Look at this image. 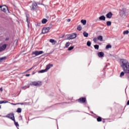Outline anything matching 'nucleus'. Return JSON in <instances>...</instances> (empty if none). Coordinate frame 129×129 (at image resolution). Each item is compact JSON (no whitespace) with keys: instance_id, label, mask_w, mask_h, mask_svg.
I'll list each match as a JSON object with an SVG mask.
<instances>
[{"instance_id":"8fccbe9b","label":"nucleus","mask_w":129,"mask_h":129,"mask_svg":"<svg viewBox=\"0 0 129 129\" xmlns=\"http://www.w3.org/2000/svg\"><path fill=\"white\" fill-rule=\"evenodd\" d=\"M2 108V106L0 105V109Z\"/></svg>"},{"instance_id":"c9c22d12","label":"nucleus","mask_w":129,"mask_h":129,"mask_svg":"<svg viewBox=\"0 0 129 129\" xmlns=\"http://www.w3.org/2000/svg\"><path fill=\"white\" fill-rule=\"evenodd\" d=\"M97 40H98L97 38H94L93 39V41L94 42V43H96V42H97Z\"/></svg>"},{"instance_id":"aec40b11","label":"nucleus","mask_w":129,"mask_h":129,"mask_svg":"<svg viewBox=\"0 0 129 129\" xmlns=\"http://www.w3.org/2000/svg\"><path fill=\"white\" fill-rule=\"evenodd\" d=\"M120 15H122V16H123V15H125V12L124 11V10L122 9V11H120Z\"/></svg>"},{"instance_id":"f03ea898","label":"nucleus","mask_w":129,"mask_h":129,"mask_svg":"<svg viewBox=\"0 0 129 129\" xmlns=\"http://www.w3.org/2000/svg\"><path fill=\"white\" fill-rule=\"evenodd\" d=\"M3 117H7L8 118H10L12 120H13L14 122H16V120L15 119V115L14 113H9L7 115L4 116Z\"/></svg>"},{"instance_id":"dca6fc26","label":"nucleus","mask_w":129,"mask_h":129,"mask_svg":"<svg viewBox=\"0 0 129 129\" xmlns=\"http://www.w3.org/2000/svg\"><path fill=\"white\" fill-rule=\"evenodd\" d=\"M99 20H100V21H105V16H104L103 15L102 16H100L99 18Z\"/></svg>"},{"instance_id":"393cba45","label":"nucleus","mask_w":129,"mask_h":129,"mask_svg":"<svg viewBox=\"0 0 129 129\" xmlns=\"http://www.w3.org/2000/svg\"><path fill=\"white\" fill-rule=\"evenodd\" d=\"M17 112H18V113H21V112H22V109L21 108H18L17 110Z\"/></svg>"},{"instance_id":"ddd939ff","label":"nucleus","mask_w":129,"mask_h":129,"mask_svg":"<svg viewBox=\"0 0 129 129\" xmlns=\"http://www.w3.org/2000/svg\"><path fill=\"white\" fill-rule=\"evenodd\" d=\"M98 56L99 58H102V57L104 56V53H103V52H99L98 53Z\"/></svg>"},{"instance_id":"a18cd8bd","label":"nucleus","mask_w":129,"mask_h":129,"mask_svg":"<svg viewBox=\"0 0 129 129\" xmlns=\"http://www.w3.org/2000/svg\"><path fill=\"white\" fill-rule=\"evenodd\" d=\"M127 105H129V100L127 102Z\"/></svg>"},{"instance_id":"c03bdc74","label":"nucleus","mask_w":129,"mask_h":129,"mask_svg":"<svg viewBox=\"0 0 129 129\" xmlns=\"http://www.w3.org/2000/svg\"><path fill=\"white\" fill-rule=\"evenodd\" d=\"M13 105H17V104H18V103H16V104H14V103H12Z\"/></svg>"},{"instance_id":"39448f33","label":"nucleus","mask_w":129,"mask_h":129,"mask_svg":"<svg viewBox=\"0 0 129 129\" xmlns=\"http://www.w3.org/2000/svg\"><path fill=\"white\" fill-rule=\"evenodd\" d=\"M44 53V51L41 50V51H34L32 53V55H35V56H39V55H42Z\"/></svg>"},{"instance_id":"de8ad7c7","label":"nucleus","mask_w":129,"mask_h":129,"mask_svg":"<svg viewBox=\"0 0 129 129\" xmlns=\"http://www.w3.org/2000/svg\"><path fill=\"white\" fill-rule=\"evenodd\" d=\"M8 40H9V38H7L6 39V41H8Z\"/></svg>"},{"instance_id":"423d86ee","label":"nucleus","mask_w":129,"mask_h":129,"mask_svg":"<svg viewBox=\"0 0 129 129\" xmlns=\"http://www.w3.org/2000/svg\"><path fill=\"white\" fill-rule=\"evenodd\" d=\"M50 30H51V27H44L42 30V34H46V33H48Z\"/></svg>"},{"instance_id":"2eb2a0df","label":"nucleus","mask_w":129,"mask_h":129,"mask_svg":"<svg viewBox=\"0 0 129 129\" xmlns=\"http://www.w3.org/2000/svg\"><path fill=\"white\" fill-rule=\"evenodd\" d=\"M49 42L50 43H52V45H55L56 44V43H57V41H55V40L53 39H51L49 40Z\"/></svg>"},{"instance_id":"f704fd0d","label":"nucleus","mask_w":129,"mask_h":129,"mask_svg":"<svg viewBox=\"0 0 129 129\" xmlns=\"http://www.w3.org/2000/svg\"><path fill=\"white\" fill-rule=\"evenodd\" d=\"M97 121H101V120H102V119L101 117H98L97 118Z\"/></svg>"},{"instance_id":"f3484780","label":"nucleus","mask_w":129,"mask_h":129,"mask_svg":"<svg viewBox=\"0 0 129 129\" xmlns=\"http://www.w3.org/2000/svg\"><path fill=\"white\" fill-rule=\"evenodd\" d=\"M30 84L28 85V86H25L24 87H21V89H23V90H26V89H27V88H29L30 87Z\"/></svg>"},{"instance_id":"7c9ffc66","label":"nucleus","mask_w":129,"mask_h":129,"mask_svg":"<svg viewBox=\"0 0 129 129\" xmlns=\"http://www.w3.org/2000/svg\"><path fill=\"white\" fill-rule=\"evenodd\" d=\"M7 58V57H1L0 58V62H1L2 61H3V60H6V59Z\"/></svg>"},{"instance_id":"58836bf2","label":"nucleus","mask_w":129,"mask_h":129,"mask_svg":"<svg viewBox=\"0 0 129 129\" xmlns=\"http://www.w3.org/2000/svg\"><path fill=\"white\" fill-rule=\"evenodd\" d=\"M71 19H67V22H71Z\"/></svg>"},{"instance_id":"37998d69","label":"nucleus","mask_w":129,"mask_h":129,"mask_svg":"<svg viewBox=\"0 0 129 129\" xmlns=\"http://www.w3.org/2000/svg\"><path fill=\"white\" fill-rule=\"evenodd\" d=\"M30 74H26V76L27 77H29V76H30Z\"/></svg>"},{"instance_id":"a878e982","label":"nucleus","mask_w":129,"mask_h":129,"mask_svg":"<svg viewBox=\"0 0 129 129\" xmlns=\"http://www.w3.org/2000/svg\"><path fill=\"white\" fill-rule=\"evenodd\" d=\"M106 25L107 26H108V27H109L110 26H111V22L110 21H107L106 22Z\"/></svg>"},{"instance_id":"a19ab883","label":"nucleus","mask_w":129,"mask_h":129,"mask_svg":"<svg viewBox=\"0 0 129 129\" xmlns=\"http://www.w3.org/2000/svg\"><path fill=\"white\" fill-rule=\"evenodd\" d=\"M3 87L0 88V91L3 92Z\"/></svg>"},{"instance_id":"1a4fd4ad","label":"nucleus","mask_w":129,"mask_h":129,"mask_svg":"<svg viewBox=\"0 0 129 129\" xmlns=\"http://www.w3.org/2000/svg\"><path fill=\"white\" fill-rule=\"evenodd\" d=\"M78 102H80V103H84L86 101V98L85 97H82L79 98L78 100Z\"/></svg>"},{"instance_id":"72a5a7b5","label":"nucleus","mask_w":129,"mask_h":129,"mask_svg":"<svg viewBox=\"0 0 129 129\" xmlns=\"http://www.w3.org/2000/svg\"><path fill=\"white\" fill-rule=\"evenodd\" d=\"M124 76V72H121L120 74V77H122V76Z\"/></svg>"},{"instance_id":"6e6552de","label":"nucleus","mask_w":129,"mask_h":129,"mask_svg":"<svg viewBox=\"0 0 129 129\" xmlns=\"http://www.w3.org/2000/svg\"><path fill=\"white\" fill-rule=\"evenodd\" d=\"M37 7H38V4L36 2H33L32 6L31 7V11H36V9H37Z\"/></svg>"},{"instance_id":"f257e3e1","label":"nucleus","mask_w":129,"mask_h":129,"mask_svg":"<svg viewBox=\"0 0 129 129\" xmlns=\"http://www.w3.org/2000/svg\"><path fill=\"white\" fill-rule=\"evenodd\" d=\"M120 64L121 67L123 69V71L126 74H128L129 75V62L126 59H121L120 60Z\"/></svg>"},{"instance_id":"5701e85b","label":"nucleus","mask_w":129,"mask_h":129,"mask_svg":"<svg viewBox=\"0 0 129 129\" xmlns=\"http://www.w3.org/2000/svg\"><path fill=\"white\" fill-rule=\"evenodd\" d=\"M95 49H96V50H98L99 49V45L96 44L94 46Z\"/></svg>"},{"instance_id":"ea45409f","label":"nucleus","mask_w":129,"mask_h":129,"mask_svg":"<svg viewBox=\"0 0 129 129\" xmlns=\"http://www.w3.org/2000/svg\"><path fill=\"white\" fill-rule=\"evenodd\" d=\"M17 104H21V105H23V103H18Z\"/></svg>"},{"instance_id":"49530a36","label":"nucleus","mask_w":129,"mask_h":129,"mask_svg":"<svg viewBox=\"0 0 129 129\" xmlns=\"http://www.w3.org/2000/svg\"><path fill=\"white\" fill-rule=\"evenodd\" d=\"M15 42H16V43L18 44V40H16Z\"/></svg>"},{"instance_id":"7ed1b4c3","label":"nucleus","mask_w":129,"mask_h":129,"mask_svg":"<svg viewBox=\"0 0 129 129\" xmlns=\"http://www.w3.org/2000/svg\"><path fill=\"white\" fill-rule=\"evenodd\" d=\"M30 85H34V86H41L42 82L41 81L32 82L30 84Z\"/></svg>"},{"instance_id":"79ce46f5","label":"nucleus","mask_w":129,"mask_h":129,"mask_svg":"<svg viewBox=\"0 0 129 129\" xmlns=\"http://www.w3.org/2000/svg\"><path fill=\"white\" fill-rule=\"evenodd\" d=\"M33 69V68H31L30 69L28 70L27 71H26V72L30 71V70H31V69Z\"/></svg>"},{"instance_id":"2f4dec72","label":"nucleus","mask_w":129,"mask_h":129,"mask_svg":"<svg viewBox=\"0 0 129 129\" xmlns=\"http://www.w3.org/2000/svg\"><path fill=\"white\" fill-rule=\"evenodd\" d=\"M44 72H47V71L46 70V69L42 70L39 73H44Z\"/></svg>"},{"instance_id":"9d476101","label":"nucleus","mask_w":129,"mask_h":129,"mask_svg":"<svg viewBox=\"0 0 129 129\" xmlns=\"http://www.w3.org/2000/svg\"><path fill=\"white\" fill-rule=\"evenodd\" d=\"M1 10L2 12H4V13H6L7 11H8V7L6 5H3L2 6H0Z\"/></svg>"},{"instance_id":"f8f14e48","label":"nucleus","mask_w":129,"mask_h":129,"mask_svg":"<svg viewBox=\"0 0 129 129\" xmlns=\"http://www.w3.org/2000/svg\"><path fill=\"white\" fill-rule=\"evenodd\" d=\"M51 67H53V64L50 63L47 64L45 68V70H46V72H47L48 70H49V69H50V68H51Z\"/></svg>"},{"instance_id":"bb28decb","label":"nucleus","mask_w":129,"mask_h":129,"mask_svg":"<svg viewBox=\"0 0 129 129\" xmlns=\"http://www.w3.org/2000/svg\"><path fill=\"white\" fill-rule=\"evenodd\" d=\"M77 30H78V31H81V30H82V27H81V25H79L78 26Z\"/></svg>"},{"instance_id":"c85d7f7f","label":"nucleus","mask_w":129,"mask_h":129,"mask_svg":"<svg viewBox=\"0 0 129 129\" xmlns=\"http://www.w3.org/2000/svg\"><path fill=\"white\" fill-rule=\"evenodd\" d=\"M128 30H126L123 32V35H128Z\"/></svg>"},{"instance_id":"a211bd4d","label":"nucleus","mask_w":129,"mask_h":129,"mask_svg":"<svg viewBox=\"0 0 129 129\" xmlns=\"http://www.w3.org/2000/svg\"><path fill=\"white\" fill-rule=\"evenodd\" d=\"M81 23H82V24L85 26V25H86V20H82L81 21Z\"/></svg>"},{"instance_id":"473e14b6","label":"nucleus","mask_w":129,"mask_h":129,"mask_svg":"<svg viewBox=\"0 0 129 129\" xmlns=\"http://www.w3.org/2000/svg\"><path fill=\"white\" fill-rule=\"evenodd\" d=\"M111 48V45L109 44V45H107L106 46V49H109Z\"/></svg>"},{"instance_id":"e433bc0d","label":"nucleus","mask_w":129,"mask_h":129,"mask_svg":"<svg viewBox=\"0 0 129 129\" xmlns=\"http://www.w3.org/2000/svg\"><path fill=\"white\" fill-rule=\"evenodd\" d=\"M15 122V125H16V126H19V123H18V122Z\"/></svg>"},{"instance_id":"b1692460","label":"nucleus","mask_w":129,"mask_h":129,"mask_svg":"<svg viewBox=\"0 0 129 129\" xmlns=\"http://www.w3.org/2000/svg\"><path fill=\"white\" fill-rule=\"evenodd\" d=\"M8 102H9L7 101L6 100L0 101V104H3V103H8Z\"/></svg>"},{"instance_id":"cd10ccee","label":"nucleus","mask_w":129,"mask_h":129,"mask_svg":"<svg viewBox=\"0 0 129 129\" xmlns=\"http://www.w3.org/2000/svg\"><path fill=\"white\" fill-rule=\"evenodd\" d=\"M87 45L88 47H90V46H91V42L90 41H87Z\"/></svg>"},{"instance_id":"0eeeda50","label":"nucleus","mask_w":129,"mask_h":129,"mask_svg":"<svg viewBox=\"0 0 129 129\" xmlns=\"http://www.w3.org/2000/svg\"><path fill=\"white\" fill-rule=\"evenodd\" d=\"M77 37V34L76 33H72L68 36V40H72L73 39H75Z\"/></svg>"},{"instance_id":"412c9836","label":"nucleus","mask_w":129,"mask_h":129,"mask_svg":"<svg viewBox=\"0 0 129 129\" xmlns=\"http://www.w3.org/2000/svg\"><path fill=\"white\" fill-rule=\"evenodd\" d=\"M69 46H70V42H67L64 48H68Z\"/></svg>"},{"instance_id":"4be33fe9","label":"nucleus","mask_w":129,"mask_h":129,"mask_svg":"<svg viewBox=\"0 0 129 129\" xmlns=\"http://www.w3.org/2000/svg\"><path fill=\"white\" fill-rule=\"evenodd\" d=\"M83 34L84 35V36H85L86 38H87V37H88V33H87L86 32H84Z\"/></svg>"},{"instance_id":"4468645a","label":"nucleus","mask_w":129,"mask_h":129,"mask_svg":"<svg viewBox=\"0 0 129 129\" xmlns=\"http://www.w3.org/2000/svg\"><path fill=\"white\" fill-rule=\"evenodd\" d=\"M97 39H98L99 41H100V42H102V41H103V37L101 35H99Z\"/></svg>"},{"instance_id":"09e8293b","label":"nucleus","mask_w":129,"mask_h":129,"mask_svg":"<svg viewBox=\"0 0 129 129\" xmlns=\"http://www.w3.org/2000/svg\"><path fill=\"white\" fill-rule=\"evenodd\" d=\"M34 74H35V73H33V75H34Z\"/></svg>"},{"instance_id":"c756f323","label":"nucleus","mask_w":129,"mask_h":129,"mask_svg":"<svg viewBox=\"0 0 129 129\" xmlns=\"http://www.w3.org/2000/svg\"><path fill=\"white\" fill-rule=\"evenodd\" d=\"M73 49H74V46H70L68 50V51H71V50H73Z\"/></svg>"},{"instance_id":"9b49d317","label":"nucleus","mask_w":129,"mask_h":129,"mask_svg":"<svg viewBox=\"0 0 129 129\" xmlns=\"http://www.w3.org/2000/svg\"><path fill=\"white\" fill-rule=\"evenodd\" d=\"M106 16L107 19H111V18L112 17V13L109 12L108 14H106Z\"/></svg>"},{"instance_id":"4c0bfd02","label":"nucleus","mask_w":129,"mask_h":129,"mask_svg":"<svg viewBox=\"0 0 129 129\" xmlns=\"http://www.w3.org/2000/svg\"><path fill=\"white\" fill-rule=\"evenodd\" d=\"M27 19H26V21L28 23V26L29 27V25H30V23H29V21H28V19H29V17H28V16L26 17Z\"/></svg>"},{"instance_id":"6ab92c4d","label":"nucleus","mask_w":129,"mask_h":129,"mask_svg":"<svg viewBox=\"0 0 129 129\" xmlns=\"http://www.w3.org/2000/svg\"><path fill=\"white\" fill-rule=\"evenodd\" d=\"M47 22H48V20L46 19H42V20L41 21L42 24H46V23H47Z\"/></svg>"},{"instance_id":"20e7f679","label":"nucleus","mask_w":129,"mask_h":129,"mask_svg":"<svg viewBox=\"0 0 129 129\" xmlns=\"http://www.w3.org/2000/svg\"><path fill=\"white\" fill-rule=\"evenodd\" d=\"M7 47H8V44H0V52L5 51L7 49Z\"/></svg>"}]
</instances>
